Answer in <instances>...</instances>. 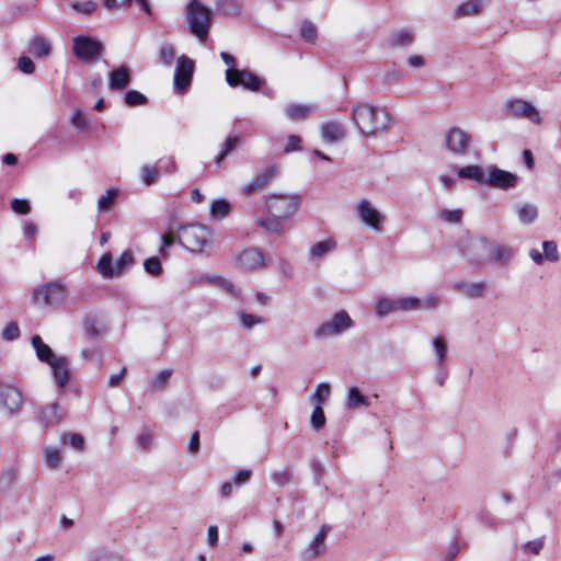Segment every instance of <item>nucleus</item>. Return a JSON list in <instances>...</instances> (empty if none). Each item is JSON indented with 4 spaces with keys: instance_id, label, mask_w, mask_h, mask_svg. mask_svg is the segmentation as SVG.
I'll return each mask as SVG.
<instances>
[{
    "instance_id": "1",
    "label": "nucleus",
    "mask_w": 561,
    "mask_h": 561,
    "mask_svg": "<svg viewBox=\"0 0 561 561\" xmlns=\"http://www.w3.org/2000/svg\"><path fill=\"white\" fill-rule=\"evenodd\" d=\"M352 118L360 133L366 136L386 130L391 122L388 112L368 102L354 105Z\"/></svg>"
},
{
    "instance_id": "2",
    "label": "nucleus",
    "mask_w": 561,
    "mask_h": 561,
    "mask_svg": "<svg viewBox=\"0 0 561 561\" xmlns=\"http://www.w3.org/2000/svg\"><path fill=\"white\" fill-rule=\"evenodd\" d=\"M178 241L192 252H201L211 244V232L203 225H187L180 229Z\"/></svg>"
},
{
    "instance_id": "3",
    "label": "nucleus",
    "mask_w": 561,
    "mask_h": 561,
    "mask_svg": "<svg viewBox=\"0 0 561 561\" xmlns=\"http://www.w3.org/2000/svg\"><path fill=\"white\" fill-rule=\"evenodd\" d=\"M186 16L191 32L202 42L207 38L210 26V11L198 0H191L186 5Z\"/></svg>"
},
{
    "instance_id": "4",
    "label": "nucleus",
    "mask_w": 561,
    "mask_h": 561,
    "mask_svg": "<svg viewBox=\"0 0 561 561\" xmlns=\"http://www.w3.org/2000/svg\"><path fill=\"white\" fill-rule=\"evenodd\" d=\"M353 327L354 321L350 314L345 310H340L314 329V337L331 339L343 334Z\"/></svg>"
},
{
    "instance_id": "5",
    "label": "nucleus",
    "mask_w": 561,
    "mask_h": 561,
    "mask_svg": "<svg viewBox=\"0 0 561 561\" xmlns=\"http://www.w3.org/2000/svg\"><path fill=\"white\" fill-rule=\"evenodd\" d=\"M32 299L37 306L58 307L66 299V289L57 282L43 284L34 288Z\"/></svg>"
},
{
    "instance_id": "6",
    "label": "nucleus",
    "mask_w": 561,
    "mask_h": 561,
    "mask_svg": "<svg viewBox=\"0 0 561 561\" xmlns=\"http://www.w3.org/2000/svg\"><path fill=\"white\" fill-rule=\"evenodd\" d=\"M503 111L507 116L526 118L537 126L542 124V116L539 110L530 101L524 99L507 100L503 106Z\"/></svg>"
},
{
    "instance_id": "7",
    "label": "nucleus",
    "mask_w": 561,
    "mask_h": 561,
    "mask_svg": "<svg viewBox=\"0 0 561 561\" xmlns=\"http://www.w3.org/2000/svg\"><path fill=\"white\" fill-rule=\"evenodd\" d=\"M492 241L486 238H470L462 248L463 256L477 266L490 263Z\"/></svg>"
},
{
    "instance_id": "8",
    "label": "nucleus",
    "mask_w": 561,
    "mask_h": 561,
    "mask_svg": "<svg viewBox=\"0 0 561 561\" xmlns=\"http://www.w3.org/2000/svg\"><path fill=\"white\" fill-rule=\"evenodd\" d=\"M300 198L297 195H271L266 199L268 213L277 218L286 219L297 213Z\"/></svg>"
},
{
    "instance_id": "9",
    "label": "nucleus",
    "mask_w": 561,
    "mask_h": 561,
    "mask_svg": "<svg viewBox=\"0 0 561 561\" xmlns=\"http://www.w3.org/2000/svg\"><path fill=\"white\" fill-rule=\"evenodd\" d=\"M444 148L456 157L466 156L471 146V137L462 128L454 126L444 135Z\"/></svg>"
},
{
    "instance_id": "10",
    "label": "nucleus",
    "mask_w": 561,
    "mask_h": 561,
    "mask_svg": "<svg viewBox=\"0 0 561 561\" xmlns=\"http://www.w3.org/2000/svg\"><path fill=\"white\" fill-rule=\"evenodd\" d=\"M356 214L360 224L380 232L383 228L386 218L381 211L369 199H359L356 204Z\"/></svg>"
},
{
    "instance_id": "11",
    "label": "nucleus",
    "mask_w": 561,
    "mask_h": 561,
    "mask_svg": "<svg viewBox=\"0 0 561 561\" xmlns=\"http://www.w3.org/2000/svg\"><path fill=\"white\" fill-rule=\"evenodd\" d=\"M22 405V391L10 383L0 382V408L9 415H16L21 412Z\"/></svg>"
},
{
    "instance_id": "12",
    "label": "nucleus",
    "mask_w": 561,
    "mask_h": 561,
    "mask_svg": "<svg viewBox=\"0 0 561 561\" xmlns=\"http://www.w3.org/2000/svg\"><path fill=\"white\" fill-rule=\"evenodd\" d=\"M519 178L508 171L502 170L495 165L486 167L485 185L500 190H508L518 184Z\"/></svg>"
},
{
    "instance_id": "13",
    "label": "nucleus",
    "mask_w": 561,
    "mask_h": 561,
    "mask_svg": "<svg viewBox=\"0 0 561 561\" xmlns=\"http://www.w3.org/2000/svg\"><path fill=\"white\" fill-rule=\"evenodd\" d=\"M72 50L79 59L90 61L101 56L103 45L99 41L80 35L73 38Z\"/></svg>"
},
{
    "instance_id": "14",
    "label": "nucleus",
    "mask_w": 561,
    "mask_h": 561,
    "mask_svg": "<svg viewBox=\"0 0 561 561\" xmlns=\"http://www.w3.org/2000/svg\"><path fill=\"white\" fill-rule=\"evenodd\" d=\"M193 72L194 61L186 56L179 57L173 80L174 90L178 93H183L190 87Z\"/></svg>"
},
{
    "instance_id": "15",
    "label": "nucleus",
    "mask_w": 561,
    "mask_h": 561,
    "mask_svg": "<svg viewBox=\"0 0 561 561\" xmlns=\"http://www.w3.org/2000/svg\"><path fill=\"white\" fill-rule=\"evenodd\" d=\"M226 81L230 87L241 85L250 91H257L261 87V79L248 70L227 69Z\"/></svg>"
},
{
    "instance_id": "16",
    "label": "nucleus",
    "mask_w": 561,
    "mask_h": 561,
    "mask_svg": "<svg viewBox=\"0 0 561 561\" xmlns=\"http://www.w3.org/2000/svg\"><path fill=\"white\" fill-rule=\"evenodd\" d=\"M329 527L322 526V528L313 536V538L307 543V546L300 551V557L304 561H316L327 551V533Z\"/></svg>"
},
{
    "instance_id": "17",
    "label": "nucleus",
    "mask_w": 561,
    "mask_h": 561,
    "mask_svg": "<svg viewBox=\"0 0 561 561\" xmlns=\"http://www.w3.org/2000/svg\"><path fill=\"white\" fill-rule=\"evenodd\" d=\"M276 174L277 168L275 165H271L257 172L252 180L242 185L240 191L244 196H251L252 194L265 188Z\"/></svg>"
},
{
    "instance_id": "18",
    "label": "nucleus",
    "mask_w": 561,
    "mask_h": 561,
    "mask_svg": "<svg viewBox=\"0 0 561 561\" xmlns=\"http://www.w3.org/2000/svg\"><path fill=\"white\" fill-rule=\"evenodd\" d=\"M238 265L243 270H257L265 266V259L262 252L256 249L243 250L238 255Z\"/></svg>"
},
{
    "instance_id": "19",
    "label": "nucleus",
    "mask_w": 561,
    "mask_h": 561,
    "mask_svg": "<svg viewBox=\"0 0 561 561\" xmlns=\"http://www.w3.org/2000/svg\"><path fill=\"white\" fill-rule=\"evenodd\" d=\"M318 111L314 104L291 103L284 107V113L289 121L300 122L306 119L310 114Z\"/></svg>"
},
{
    "instance_id": "20",
    "label": "nucleus",
    "mask_w": 561,
    "mask_h": 561,
    "mask_svg": "<svg viewBox=\"0 0 561 561\" xmlns=\"http://www.w3.org/2000/svg\"><path fill=\"white\" fill-rule=\"evenodd\" d=\"M490 263L507 265L514 257L515 251L512 247L492 242Z\"/></svg>"
},
{
    "instance_id": "21",
    "label": "nucleus",
    "mask_w": 561,
    "mask_h": 561,
    "mask_svg": "<svg viewBox=\"0 0 561 561\" xmlns=\"http://www.w3.org/2000/svg\"><path fill=\"white\" fill-rule=\"evenodd\" d=\"M321 136L324 141L334 144L345 137V129L340 122H327L321 126Z\"/></svg>"
},
{
    "instance_id": "22",
    "label": "nucleus",
    "mask_w": 561,
    "mask_h": 561,
    "mask_svg": "<svg viewBox=\"0 0 561 561\" xmlns=\"http://www.w3.org/2000/svg\"><path fill=\"white\" fill-rule=\"evenodd\" d=\"M58 387L62 388L69 378V366L66 357H56L48 364Z\"/></svg>"
},
{
    "instance_id": "23",
    "label": "nucleus",
    "mask_w": 561,
    "mask_h": 561,
    "mask_svg": "<svg viewBox=\"0 0 561 561\" xmlns=\"http://www.w3.org/2000/svg\"><path fill=\"white\" fill-rule=\"evenodd\" d=\"M453 288L457 291L465 294L468 298H481L485 294L488 284L485 282H458L454 284Z\"/></svg>"
},
{
    "instance_id": "24",
    "label": "nucleus",
    "mask_w": 561,
    "mask_h": 561,
    "mask_svg": "<svg viewBox=\"0 0 561 561\" xmlns=\"http://www.w3.org/2000/svg\"><path fill=\"white\" fill-rule=\"evenodd\" d=\"M38 419L45 426H53L61 421V409L58 403H50L41 409Z\"/></svg>"
},
{
    "instance_id": "25",
    "label": "nucleus",
    "mask_w": 561,
    "mask_h": 561,
    "mask_svg": "<svg viewBox=\"0 0 561 561\" xmlns=\"http://www.w3.org/2000/svg\"><path fill=\"white\" fill-rule=\"evenodd\" d=\"M130 80L129 69L126 66H121L108 75V84L112 90L125 89Z\"/></svg>"
},
{
    "instance_id": "26",
    "label": "nucleus",
    "mask_w": 561,
    "mask_h": 561,
    "mask_svg": "<svg viewBox=\"0 0 561 561\" xmlns=\"http://www.w3.org/2000/svg\"><path fill=\"white\" fill-rule=\"evenodd\" d=\"M43 459L47 468L57 470L61 467L64 460L62 449L57 446H44Z\"/></svg>"
},
{
    "instance_id": "27",
    "label": "nucleus",
    "mask_w": 561,
    "mask_h": 561,
    "mask_svg": "<svg viewBox=\"0 0 561 561\" xmlns=\"http://www.w3.org/2000/svg\"><path fill=\"white\" fill-rule=\"evenodd\" d=\"M485 3L486 0H467L456 8L455 18L476 15L482 11Z\"/></svg>"
},
{
    "instance_id": "28",
    "label": "nucleus",
    "mask_w": 561,
    "mask_h": 561,
    "mask_svg": "<svg viewBox=\"0 0 561 561\" xmlns=\"http://www.w3.org/2000/svg\"><path fill=\"white\" fill-rule=\"evenodd\" d=\"M458 176L473 180L479 184H484L486 168H482L480 165H466L458 170Z\"/></svg>"
},
{
    "instance_id": "29",
    "label": "nucleus",
    "mask_w": 561,
    "mask_h": 561,
    "mask_svg": "<svg viewBox=\"0 0 561 561\" xmlns=\"http://www.w3.org/2000/svg\"><path fill=\"white\" fill-rule=\"evenodd\" d=\"M32 345L35 348L38 359L42 362L49 364L57 357L51 348L43 342L39 335H34L32 337Z\"/></svg>"
},
{
    "instance_id": "30",
    "label": "nucleus",
    "mask_w": 561,
    "mask_h": 561,
    "mask_svg": "<svg viewBox=\"0 0 561 561\" xmlns=\"http://www.w3.org/2000/svg\"><path fill=\"white\" fill-rule=\"evenodd\" d=\"M336 247V242L332 238L319 241L310 248V255L313 260H320L328 253L333 251Z\"/></svg>"
},
{
    "instance_id": "31",
    "label": "nucleus",
    "mask_w": 561,
    "mask_h": 561,
    "mask_svg": "<svg viewBox=\"0 0 561 561\" xmlns=\"http://www.w3.org/2000/svg\"><path fill=\"white\" fill-rule=\"evenodd\" d=\"M19 468L15 466H7L0 472V490H9L16 482Z\"/></svg>"
},
{
    "instance_id": "32",
    "label": "nucleus",
    "mask_w": 561,
    "mask_h": 561,
    "mask_svg": "<svg viewBox=\"0 0 561 561\" xmlns=\"http://www.w3.org/2000/svg\"><path fill=\"white\" fill-rule=\"evenodd\" d=\"M397 311H399V307L397 306V298L391 299L381 297L376 302L375 312L380 318Z\"/></svg>"
},
{
    "instance_id": "33",
    "label": "nucleus",
    "mask_w": 561,
    "mask_h": 561,
    "mask_svg": "<svg viewBox=\"0 0 561 561\" xmlns=\"http://www.w3.org/2000/svg\"><path fill=\"white\" fill-rule=\"evenodd\" d=\"M51 47L47 39L37 36L31 42L30 51L37 58L47 57Z\"/></svg>"
},
{
    "instance_id": "34",
    "label": "nucleus",
    "mask_w": 561,
    "mask_h": 561,
    "mask_svg": "<svg viewBox=\"0 0 561 561\" xmlns=\"http://www.w3.org/2000/svg\"><path fill=\"white\" fill-rule=\"evenodd\" d=\"M413 41V33L409 30L397 31L389 38V43L393 47H407L411 45Z\"/></svg>"
},
{
    "instance_id": "35",
    "label": "nucleus",
    "mask_w": 561,
    "mask_h": 561,
    "mask_svg": "<svg viewBox=\"0 0 561 561\" xmlns=\"http://www.w3.org/2000/svg\"><path fill=\"white\" fill-rule=\"evenodd\" d=\"M256 225L268 233L280 234L283 232L282 219L277 217L260 218Z\"/></svg>"
},
{
    "instance_id": "36",
    "label": "nucleus",
    "mask_w": 561,
    "mask_h": 561,
    "mask_svg": "<svg viewBox=\"0 0 561 561\" xmlns=\"http://www.w3.org/2000/svg\"><path fill=\"white\" fill-rule=\"evenodd\" d=\"M370 404L369 399L363 396L356 387H352L347 393V407L352 410H356L359 407H368Z\"/></svg>"
},
{
    "instance_id": "37",
    "label": "nucleus",
    "mask_w": 561,
    "mask_h": 561,
    "mask_svg": "<svg viewBox=\"0 0 561 561\" xmlns=\"http://www.w3.org/2000/svg\"><path fill=\"white\" fill-rule=\"evenodd\" d=\"M96 270L104 278L115 277V268L113 266V259L111 253H105L102 255L98 263Z\"/></svg>"
},
{
    "instance_id": "38",
    "label": "nucleus",
    "mask_w": 561,
    "mask_h": 561,
    "mask_svg": "<svg viewBox=\"0 0 561 561\" xmlns=\"http://www.w3.org/2000/svg\"><path fill=\"white\" fill-rule=\"evenodd\" d=\"M519 220L525 224H531L538 216V208L534 204H523L517 209Z\"/></svg>"
},
{
    "instance_id": "39",
    "label": "nucleus",
    "mask_w": 561,
    "mask_h": 561,
    "mask_svg": "<svg viewBox=\"0 0 561 561\" xmlns=\"http://www.w3.org/2000/svg\"><path fill=\"white\" fill-rule=\"evenodd\" d=\"M140 178L145 185L150 186L159 179V169L156 165L145 164L140 169Z\"/></svg>"
},
{
    "instance_id": "40",
    "label": "nucleus",
    "mask_w": 561,
    "mask_h": 561,
    "mask_svg": "<svg viewBox=\"0 0 561 561\" xmlns=\"http://www.w3.org/2000/svg\"><path fill=\"white\" fill-rule=\"evenodd\" d=\"M330 392V385L327 382H321L318 385L310 400L313 404L321 407V404L325 403L327 400L329 399Z\"/></svg>"
},
{
    "instance_id": "41",
    "label": "nucleus",
    "mask_w": 561,
    "mask_h": 561,
    "mask_svg": "<svg viewBox=\"0 0 561 561\" xmlns=\"http://www.w3.org/2000/svg\"><path fill=\"white\" fill-rule=\"evenodd\" d=\"M60 440L65 444L70 445L78 451H82L84 449V437L78 433H62L60 435Z\"/></svg>"
},
{
    "instance_id": "42",
    "label": "nucleus",
    "mask_w": 561,
    "mask_h": 561,
    "mask_svg": "<svg viewBox=\"0 0 561 561\" xmlns=\"http://www.w3.org/2000/svg\"><path fill=\"white\" fill-rule=\"evenodd\" d=\"M397 306L399 307V311H416L420 310V298L414 296L398 297Z\"/></svg>"
},
{
    "instance_id": "43",
    "label": "nucleus",
    "mask_w": 561,
    "mask_h": 561,
    "mask_svg": "<svg viewBox=\"0 0 561 561\" xmlns=\"http://www.w3.org/2000/svg\"><path fill=\"white\" fill-rule=\"evenodd\" d=\"M433 347L436 355V363L438 365H442L445 360L448 351L446 340L439 335L434 337Z\"/></svg>"
},
{
    "instance_id": "44",
    "label": "nucleus",
    "mask_w": 561,
    "mask_h": 561,
    "mask_svg": "<svg viewBox=\"0 0 561 561\" xmlns=\"http://www.w3.org/2000/svg\"><path fill=\"white\" fill-rule=\"evenodd\" d=\"M230 204L226 199H217L210 206V214L216 218H225L230 213Z\"/></svg>"
},
{
    "instance_id": "45",
    "label": "nucleus",
    "mask_w": 561,
    "mask_h": 561,
    "mask_svg": "<svg viewBox=\"0 0 561 561\" xmlns=\"http://www.w3.org/2000/svg\"><path fill=\"white\" fill-rule=\"evenodd\" d=\"M237 316L240 320L241 325L247 330H250L253 327L264 322V319L262 317L250 314L244 311H239Z\"/></svg>"
},
{
    "instance_id": "46",
    "label": "nucleus",
    "mask_w": 561,
    "mask_h": 561,
    "mask_svg": "<svg viewBox=\"0 0 561 561\" xmlns=\"http://www.w3.org/2000/svg\"><path fill=\"white\" fill-rule=\"evenodd\" d=\"M133 254L129 251H125L115 263V277H119L124 274L125 270L133 264Z\"/></svg>"
},
{
    "instance_id": "47",
    "label": "nucleus",
    "mask_w": 561,
    "mask_h": 561,
    "mask_svg": "<svg viewBox=\"0 0 561 561\" xmlns=\"http://www.w3.org/2000/svg\"><path fill=\"white\" fill-rule=\"evenodd\" d=\"M301 38L310 44H313L317 39V27L313 23L305 21L300 25Z\"/></svg>"
},
{
    "instance_id": "48",
    "label": "nucleus",
    "mask_w": 561,
    "mask_h": 561,
    "mask_svg": "<svg viewBox=\"0 0 561 561\" xmlns=\"http://www.w3.org/2000/svg\"><path fill=\"white\" fill-rule=\"evenodd\" d=\"M117 197V191L115 188H110L103 194L98 201V207L100 210H107L112 207L114 201Z\"/></svg>"
},
{
    "instance_id": "49",
    "label": "nucleus",
    "mask_w": 561,
    "mask_h": 561,
    "mask_svg": "<svg viewBox=\"0 0 561 561\" xmlns=\"http://www.w3.org/2000/svg\"><path fill=\"white\" fill-rule=\"evenodd\" d=\"M159 58L161 62L171 66L175 58V48L172 44H163L159 50Z\"/></svg>"
},
{
    "instance_id": "50",
    "label": "nucleus",
    "mask_w": 561,
    "mask_h": 561,
    "mask_svg": "<svg viewBox=\"0 0 561 561\" xmlns=\"http://www.w3.org/2000/svg\"><path fill=\"white\" fill-rule=\"evenodd\" d=\"M440 305V298L437 294H427L423 299H420V310H433Z\"/></svg>"
},
{
    "instance_id": "51",
    "label": "nucleus",
    "mask_w": 561,
    "mask_h": 561,
    "mask_svg": "<svg viewBox=\"0 0 561 561\" xmlns=\"http://www.w3.org/2000/svg\"><path fill=\"white\" fill-rule=\"evenodd\" d=\"M310 423H311V426L316 431H319L324 426L325 415H324V412L321 407H319V405L314 407L311 417H310Z\"/></svg>"
},
{
    "instance_id": "52",
    "label": "nucleus",
    "mask_w": 561,
    "mask_h": 561,
    "mask_svg": "<svg viewBox=\"0 0 561 561\" xmlns=\"http://www.w3.org/2000/svg\"><path fill=\"white\" fill-rule=\"evenodd\" d=\"M172 377V370L171 369H164L161 370L150 382V386L152 389L157 390L162 387H164L170 378Z\"/></svg>"
},
{
    "instance_id": "53",
    "label": "nucleus",
    "mask_w": 561,
    "mask_h": 561,
    "mask_svg": "<svg viewBox=\"0 0 561 561\" xmlns=\"http://www.w3.org/2000/svg\"><path fill=\"white\" fill-rule=\"evenodd\" d=\"M439 218L449 224H458L462 218V211L460 209H442Z\"/></svg>"
},
{
    "instance_id": "54",
    "label": "nucleus",
    "mask_w": 561,
    "mask_h": 561,
    "mask_svg": "<svg viewBox=\"0 0 561 561\" xmlns=\"http://www.w3.org/2000/svg\"><path fill=\"white\" fill-rule=\"evenodd\" d=\"M144 267L147 273L159 276L162 273L161 262L157 256L149 257L145 261Z\"/></svg>"
},
{
    "instance_id": "55",
    "label": "nucleus",
    "mask_w": 561,
    "mask_h": 561,
    "mask_svg": "<svg viewBox=\"0 0 561 561\" xmlns=\"http://www.w3.org/2000/svg\"><path fill=\"white\" fill-rule=\"evenodd\" d=\"M125 102L129 106H137L145 104L147 102V98L136 90H130L125 94Z\"/></svg>"
},
{
    "instance_id": "56",
    "label": "nucleus",
    "mask_w": 561,
    "mask_h": 561,
    "mask_svg": "<svg viewBox=\"0 0 561 561\" xmlns=\"http://www.w3.org/2000/svg\"><path fill=\"white\" fill-rule=\"evenodd\" d=\"M1 336H2V339L7 340V341L16 340L20 336L19 325L15 322H10L2 330Z\"/></svg>"
},
{
    "instance_id": "57",
    "label": "nucleus",
    "mask_w": 561,
    "mask_h": 561,
    "mask_svg": "<svg viewBox=\"0 0 561 561\" xmlns=\"http://www.w3.org/2000/svg\"><path fill=\"white\" fill-rule=\"evenodd\" d=\"M136 444H137V447L142 450L151 448V446L153 444L152 434L149 432L139 433L136 437Z\"/></svg>"
},
{
    "instance_id": "58",
    "label": "nucleus",
    "mask_w": 561,
    "mask_h": 561,
    "mask_svg": "<svg viewBox=\"0 0 561 561\" xmlns=\"http://www.w3.org/2000/svg\"><path fill=\"white\" fill-rule=\"evenodd\" d=\"M542 248H543V257L551 261V262H556L559 257L558 255V249H557V245L554 242L552 241H545L543 244H542Z\"/></svg>"
},
{
    "instance_id": "59",
    "label": "nucleus",
    "mask_w": 561,
    "mask_h": 561,
    "mask_svg": "<svg viewBox=\"0 0 561 561\" xmlns=\"http://www.w3.org/2000/svg\"><path fill=\"white\" fill-rule=\"evenodd\" d=\"M301 138L297 135H289L286 138V144L284 147V152L289 153L293 151H299L301 149Z\"/></svg>"
},
{
    "instance_id": "60",
    "label": "nucleus",
    "mask_w": 561,
    "mask_h": 561,
    "mask_svg": "<svg viewBox=\"0 0 561 561\" xmlns=\"http://www.w3.org/2000/svg\"><path fill=\"white\" fill-rule=\"evenodd\" d=\"M72 9L82 13V14H91L93 13L98 4L93 1H85V2H75L71 4Z\"/></svg>"
},
{
    "instance_id": "61",
    "label": "nucleus",
    "mask_w": 561,
    "mask_h": 561,
    "mask_svg": "<svg viewBox=\"0 0 561 561\" xmlns=\"http://www.w3.org/2000/svg\"><path fill=\"white\" fill-rule=\"evenodd\" d=\"M11 208L14 213L27 215L31 211V206L26 199L14 198L11 202Z\"/></svg>"
},
{
    "instance_id": "62",
    "label": "nucleus",
    "mask_w": 561,
    "mask_h": 561,
    "mask_svg": "<svg viewBox=\"0 0 561 561\" xmlns=\"http://www.w3.org/2000/svg\"><path fill=\"white\" fill-rule=\"evenodd\" d=\"M543 545H545V541L543 539L539 538V539H535V540H531V541H528L524 545L523 547V550L527 553H531V554H539L540 551L542 550L543 548Z\"/></svg>"
},
{
    "instance_id": "63",
    "label": "nucleus",
    "mask_w": 561,
    "mask_h": 561,
    "mask_svg": "<svg viewBox=\"0 0 561 561\" xmlns=\"http://www.w3.org/2000/svg\"><path fill=\"white\" fill-rule=\"evenodd\" d=\"M175 241H178V236L174 234L172 229H169L167 232H164L161 237V248L160 253L162 255H165V249L170 245H172Z\"/></svg>"
},
{
    "instance_id": "64",
    "label": "nucleus",
    "mask_w": 561,
    "mask_h": 561,
    "mask_svg": "<svg viewBox=\"0 0 561 561\" xmlns=\"http://www.w3.org/2000/svg\"><path fill=\"white\" fill-rule=\"evenodd\" d=\"M272 479L273 481L279 485V486H284L286 485L287 483H289L290 479H291V474L288 470L286 469H283V470H279V471H275L273 474H272Z\"/></svg>"
}]
</instances>
